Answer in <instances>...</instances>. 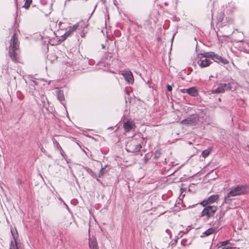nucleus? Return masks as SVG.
I'll return each instance as SVG.
<instances>
[{"label": "nucleus", "mask_w": 249, "mask_h": 249, "mask_svg": "<svg viewBox=\"0 0 249 249\" xmlns=\"http://www.w3.org/2000/svg\"><path fill=\"white\" fill-rule=\"evenodd\" d=\"M21 246L19 245L18 242L15 240L14 242L12 241L10 247V249H20Z\"/></svg>", "instance_id": "obj_15"}, {"label": "nucleus", "mask_w": 249, "mask_h": 249, "mask_svg": "<svg viewBox=\"0 0 249 249\" xmlns=\"http://www.w3.org/2000/svg\"><path fill=\"white\" fill-rule=\"evenodd\" d=\"M106 167H107V166H105V167H103L101 169L100 173H99V177H100L101 176H102L104 174L105 170L106 169Z\"/></svg>", "instance_id": "obj_23"}, {"label": "nucleus", "mask_w": 249, "mask_h": 249, "mask_svg": "<svg viewBox=\"0 0 249 249\" xmlns=\"http://www.w3.org/2000/svg\"><path fill=\"white\" fill-rule=\"evenodd\" d=\"M53 142L55 145V146L58 149H61V147L60 146L59 143L57 142V141L55 139L53 140Z\"/></svg>", "instance_id": "obj_22"}, {"label": "nucleus", "mask_w": 249, "mask_h": 249, "mask_svg": "<svg viewBox=\"0 0 249 249\" xmlns=\"http://www.w3.org/2000/svg\"><path fill=\"white\" fill-rule=\"evenodd\" d=\"M248 187L247 185H237L230 189V191L225 196L224 203L226 204L231 203L234 197L236 196L244 195L247 194Z\"/></svg>", "instance_id": "obj_1"}, {"label": "nucleus", "mask_w": 249, "mask_h": 249, "mask_svg": "<svg viewBox=\"0 0 249 249\" xmlns=\"http://www.w3.org/2000/svg\"><path fill=\"white\" fill-rule=\"evenodd\" d=\"M19 42L16 33H15L10 41L9 53L12 60L15 62L18 61L16 51L19 49Z\"/></svg>", "instance_id": "obj_2"}, {"label": "nucleus", "mask_w": 249, "mask_h": 249, "mask_svg": "<svg viewBox=\"0 0 249 249\" xmlns=\"http://www.w3.org/2000/svg\"><path fill=\"white\" fill-rule=\"evenodd\" d=\"M199 121L198 117L196 115H192L187 118L182 120L181 123L187 126H193L197 123Z\"/></svg>", "instance_id": "obj_4"}, {"label": "nucleus", "mask_w": 249, "mask_h": 249, "mask_svg": "<svg viewBox=\"0 0 249 249\" xmlns=\"http://www.w3.org/2000/svg\"><path fill=\"white\" fill-rule=\"evenodd\" d=\"M25 4L23 5V7L25 9H28L32 2V0H24Z\"/></svg>", "instance_id": "obj_20"}, {"label": "nucleus", "mask_w": 249, "mask_h": 249, "mask_svg": "<svg viewBox=\"0 0 249 249\" xmlns=\"http://www.w3.org/2000/svg\"><path fill=\"white\" fill-rule=\"evenodd\" d=\"M205 208L202 212V216H207L208 217L213 216L217 209V206H205Z\"/></svg>", "instance_id": "obj_5"}, {"label": "nucleus", "mask_w": 249, "mask_h": 249, "mask_svg": "<svg viewBox=\"0 0 249 249\" xmlns=\"http://www.w3.org/2000/svg\"><path fill=\"white\" fill-rule=\"evenodd\" d=\"M219 199L218 195H212L209 196L206 200H204L200 203L203 206H206L209 204L213 203L217 201Z\"/></svg>", "instance_id": "obj_8"}, {"label": "nucleus", "mask_w": 249, "mask_h": 249, "mask_svg": "<svg viewBox=\"0 0 249 249\" xmlns=\"http://www.w3.org/2000/svg\"><path fill=\"white\" fill-rule=\"evenodd\" d=\"M211 63V61L207 58L204 60H201L200 63L199 64L201 68L206 67L209 66Z\"/></svg>", "instance_id": "obj_14"}, {"label": "nucleus", "mask_w": 249, "mask_h": 249, "mask_svg": "<svg viewBox=\"0 0 249 249\" xmlns=\"http://www.w3.org/2000/svg\"><path fill=\"white\" fill-rule=\"evenodd\" d=\"M233 249V248L231 246H227V247H223L221 248L220 249Z\"/></svg>", "instance_id": "obj_24"}, {"label": "nucleus", "mask_w": 249, "mask_h": 249, "mask_svg": "<svg viewBox=\"0 0 249 249\" xmlns=\"http://www.w3.org/2000/svg\"><path fill=\"white\" fill-rule=\"evenodd\" d=\"M167 89H168V91H171V90L172 89V87L170 85H168L167 86Z\"/></svg>", "instance_id": "obj_25"}, {"label": "nucleus", "mask_w": 249, "mask_h": 249, "mask_svg": "<svg viewBox=\"0 0 249 249\" xmlns=\"http://www.w3.org/2000/svg\"><path fill=\"white\" fill-rule=\"evenodd\" d=\"M186 92L188 94L193 96H196L198 95V91L196 87H192L186 89Z\"/></svg>", "instance_id": "obj_13"}, {"label": "nucleus", "mask_w": 249, "mask_h": 249, "mask_svg": "<svg viewBox=\"0 0 249 249\" xmlns=\"http://www.w3.org/2000/svg\"><path fill=\"white\" fill-rule=\"evenodd\" d=\"M57 97L60 101H63L64 99V96L61 91L57 92Z\"/></svg>", "instance_id": "obj_21"}, {"label": "nucleus", "mask_w": 249, "mask_h": 249, "mask_svg": "<svg viewBox=\"0 0 249 249\" xmlns=\"http://www.w3.org/2000/svg\"><path fill=\"white\" fill-rule=\"evenodd\" d=\"M214 54L215 53L213 52H207V53H205L203 54H201V55H203L205 57H206V58L212 57L213 59Z\"/></svg>", "instance_id": "obj_18"}, {"label": "nucleus", "mask_w": 249, "mask_h": 249, "mask_svg": "<svg viewBox=\"0 0 249 249\" xmlns=\"http://www.w3.org/2000/svg\"><path fill=\"white\" fill-rule=\"evenodd\" d=\"M211 150L210 149H206L202 152L201 155L204 158L207 157L210 154Z\"/></svg>", "instance_id": "obj_19"}, {"label": "nucleus", "mask_w": 249, "mask_h": 249, "mask_svg": "<svg viewBox=\"0 0 249 249\" xmlns=\"http://www.w3.org/2000/svg\"><path fill=\"white\" fill-rule=\"evenodd\" d=\"M230 244L229 240L224 241L217 244L216 247L217 249H220L223 247H227L226 246Z\"/></svg>", "instance_id": "obj_16"}, {"label": "nucleus", "mask_w": 249, "mask_h": 249, "mask_svg": "<svg viewBox=\"0 0 249 249\" xmlns=\"http://www.w3.org/2000/svg\"><path fill=\"white\" fill-rule=\"evenodd\" d=\"M80 25V22H78L72 26L69 27V30L67 31L62 36V41L65 40L68 37L71 36Z\"/></svg>", "instance_id": "obj_6"}, {"label": "nucleus", "mask_w": 249, "mask_h": 249, "mask_svg": "<svg viewBox=\"0 0 249 249\" xmlns=\"http://www.w3.org/2000/svg\"><path fill=\"white\" fill-rule=\"evenodd\" d=\"M122 75L125 78V80L129 83H131L133 82L134 79L133 75L131 71H126L122 73Z\"/></svg>", "instance_id": "obj_10"}, {"label": "nucleus", "mask_w": 249, "mask_h": 249, "mask_svg": "<svg viewBox=\"0 0 249 249\" xmlns=\"http://www.w3.org/2000/svg\"><path fill=\"white\" fill-rule=\"evenodd\" d=\"M135 127V124L132 121H127L124 124V129L127 132L134 128Z\"/></svg>", "instance_id": "obj_9"}, {"label": "nucleus", "mask_w": 249, "mask_h": 249, "mask_svg": "<svg viewBox=\"0 0 249 249\" xmlns=\"http://www.w3.org/2000/svg\"><path fill=\"white\" fill-rule=\"evenodd\" d=\"M89 246L90 249H99L98 243L95 238H89Z\"/></svg>", "instance_id": "obj_11"}, {"label": "nucleus", "mask_w": 249, "mask_h": 249, "mask_svg": "<svg viewBox=\"0 0 249 249\" xmlns=\"http://www.w3.org/2000/svg\"><path fill=\"white\" fill-rule=\"evenodd\" d=\"M213 59L216 62H221L224 64H227L229 63V61L227 59L223 58L221 56L216 54H214Z\"/></svg>", "instance_id": "obj_12"}, {"label": "nucleus", "mask_w": 249, "mask_h": 249, "mask_svg": "<svg viewBox=\"0 0 249 249\" xmlns=\"http://www.w3.org/2000/svg\"><path fill=\"white\" fill-rule=\"evenodd\" d=\"M142 147L140 142L134 138L131 139L126 145V150L132 153L140 151Z\"/></svg>", "instance_id": "obj_3"}, {"label": "nucleus", "mask_w": 249, "mask_h": 249, "mask_svg": "<svg viewBox=\"0 0 249 249\" xmlns=\"http://www.w3.org/2000/svg\"><path fill=\"white\" fill-rule=\"evenodd\" d=\"M102 47H103V48H104V47H105L104 45H103V46H102Z\"/></svg>", "instance_id": "obj_26"}, {"label": "nucleus", "mask_w": 249, "mask_h": 249, "mask_svg": "<svg viewBox=\"0 0 249 249\" xmlns=\"http://www.w3.org/2000/svg\"><path fill=\"white\" fill-rule=\"evenodd\" d=\"M215 231V228H211L208 229L203 234L204 235H205V236H209V235L213 234V233H214Z\"/></svg>", "instance_id": "obj_17"}, {"label": "nucleus", "mask_w": 249, "mask_h": 249, "mask_svg": "<svg viewBox=\"0 0 249 249\" xmlns=\"http://www.w3.org/2000/svg\"><path fill=\"white\" fill-rule=\"evenodd\" d=\"M231 87L230 84H220L219 85L218 87L213 90H212V93H223L226 90H231Z\"/></svg>", "instance_id": "obj_7"}]
</instances>
